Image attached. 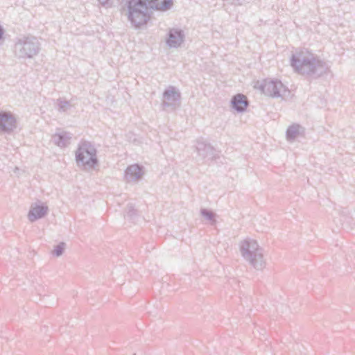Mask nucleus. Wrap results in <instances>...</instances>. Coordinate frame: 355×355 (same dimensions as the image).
<instances>
[{
  "label": "nucleus",
  "instance_id": "nucleus-9",
  "mask_svg": "<svg viewBox=\"0 0 355 355\" xmlns=\"http://www.w3.org/2000/svg\"><path fill=\"white\" fill-rule=\"evenodd\" d=\"M166 43L170 48H177L184 42V34L180 29H170Z\"/></svg>",
  "mask_w": 355,
  "mask_h": 355
},
{
  "label": "nucleus",
  "instance_id": "nucleus-10",
  "mask_svg": "<svg viewBox=\"0 0 355 355\" xmlns=\"http://www.w3.org/2000/svg\"><path fill=\"white\" fill-rule=\"evenodd\" d=\"M48 207L42 204H33L31 206L28 218L31 222H34L38 219L44 217L48 213Z\"/></svg>",
  "mask_w": 355,
  "mask_h": 355
},
{
  "label": "nucleus",
  "instance_id": "nucleus-19",
  "mask_svg": "<svg viewBox=\"0 0 355 355\" xmlns=\"http://www.w3.org/2000/svg\"><path fill=\"white\" fill-rule=\"evenodd\" d=\"M136 211H137L135 209V207H133V205H128L127 209H126V214L128 216H129L130 218H132L136 214Z\"/></svg>",
  "mask_w": 355,
  "mask_h": 355
},
{
  "label": "nucleus",
  "instance_id": "nucleus-16",
  "mask_svg": "<svg viewBox=\"0 0 355 355\" xmlns=\"http://www.w3.org/2000/svg\"><path fill=\"white\" fill-rule=\"evenodd\" d=\"M56 107L59 112H64L70 110L72 107V105L71 104L70 101L60 98L57 99Z\"/></svg>",
  "mask_w": 355,
  "mask_h": 355
},
{
  "label": "nucleus",
  "instance_id": "nucleus-8",
  "mask_svg": "<svg viewBox=\"0 0 355 355\" xmlns=\"http://www.w3.org/2000/svg\"><path fill=\"white\" fill-rule=\"evenodd\" d=\"M16 128V120L14 116L6 112H0V131L10 132Z\"/></svg>",
  "mask_w": 355,
  "mask_h": 355
},
{
  "label": "nucleus",
  "instance_id": "nucleus-15",
  "mask_svg": "<svg viewBox=\"0 0 355 355\" xmlns=\"http://www.w3.org/2000/svg\"><path fill=\"white\" fill-rule=\"evenodd\" d=\"M300 125L297 124L289 126L286 130V137L288 140H294L300 135Z\"/></svg>",
  "mask_w": 355,
  "mask_h": 355
},
{
  "label": "nucleus",
  "instance_id": "nucleus-3",
  "mask_svg": "<svg viewBox=\"0 0 355 355\" xmlns=\"http://www.w3.org/2000/svg\"><path fill=\"white\" fill-rule=\"evenodd\" d=\"M239 249L242 257L254 269L261 270L265 268L263 250L255 240L247 239L241 241Z\"/></svg>",
  "mask_w": 355,
  "mask_h": 355
},
{
  "label": "nucleus",
  "instance_id": "nucleus-1",
  "mask_svg": "<svg viewBox=\"0 0 355 355\" xmlns=\"http://www.w3.org/2000/svg\"><path fill=\"white\" fill-rule=\"evenodd\" d=\"M171 4V0H128V19L132 26L139 28L149 21L151 10H166Z\"/></svg>",
  "mask_w": 355,
  "mask_h": 355
},
{
  "label": "nucleus",
  "instance_id": "nucleus-22",
  "mask_svg": "<svg viewBox=\"0 0 355 355\" xmlns=\"http://www.w3.org/2000/svg\"><path fill=\"white\" fill-rule=\"evenodd\" d=\"M3 33H4L3 29L2 26H0V41L3 39Z\"/></svg>",
  "mask_w": 355,
  "mask_h": 355
},
{
  "label": "nucleus",
  "instance_id": "nucleus-2",
  "mask_svg": "<svg viewBox=\"0 0 355 355\" xmlns=\"http://www.w3.org/2000/svg\"><path fill=\"white\" fill-rule=\"evenodd\" d=\"M291 65L302 75L317 78L329 69L327 64L307 49L297 50L291 58Z\"/></svg>",
  "mask_w": 355,
  "mask_h": 355
},
{
  "label": "nucleus",
  "instance_id": "nucleus-17",
  "mask_svg": "<svg viewBox=\"0 0 355 355\" xmlns=\"http://www.w3.org/2000/svg\"><path fill=\"white\" fill-rule=\"evenodd\" d=\"M200 214L207 220L210 222L211 225H214L216 223V214L207 209L202 208L200 209Z\"/></svg>",
  "mask_w": 355,
  "mask_h": 355
},
{
  "label": "nucleus",
  "instance_id": "nucleus-14",
  "mask_svg": "<svg viewBox=\"0 0 355 355\" xmlns=\"http://www.w3.org/2000/svg\"><path fill=\"white\" fill-rule=\"evenodd\" d=\"M71 139V134L67 132H61L57 133L52 137V141L59 147H65L70 144Z\"/></svg>",
  "mask_w": 355,
  "mask_h": 355
},
{
  "label": "nucleus",
  "instance_id": "nucleus-13",
  "mask_svg": "<svg viewBox=\"0 0 355 355\" xmlns=\"http://www.w3.org/2000/svg\"><path fill=\"white\" fill-rule=\"evenodd\" d=\"M196 148L198 155L201 159H204L208 156L212 155L214 153V148L209 144H207L202 140L197 141Z\"/></svg>",
  "mask_w": 355,
  "mask_h": 355
},
{
  "label": "nucleus",
  "instance_id": "nucleus-20",
  "mask_svg": "<svg viewBox=\"0 0 355 355\" xmlns=\"http://www.w3.org/2000/svg\"><path fill=\"white\" fill-rule=\"evenodd\" d=\"M99 3L105 7H110L112 6L111 0H98Z\"/></svg>",
  "mask_w": 355,
  "mask_h": 355
},
{
  "label": "nucleus",
  "instance_id": "nucleus-18",
  "mask_svg": "<svg viewBox=\"0 0 355 355\" xmlns=\"http://www.w3.org/2000/svg\"><path fill=\"white\" fill-rule=\"evenodd\" d=\"M66 248V243L64 242H61L58 245L54 247L53 250L52 251V254L57 257H59L62 255L64 251Z\"/></svg>",
  "mask_w": 355,
  "mask_h": 355
},
{
  "label": "nucleus",
  "instance_id": "nucleus-6",
  "mask_svg": "<svg viewBox=\"0 0 355 355\" xmlns=\"http://www.w3.org/2000/svg\"><path fill=\"white\" fill-rule=\"evenodd\" d=\"M260 89L264 94L271 97L284 98L289 94L287 88L277 80H265Z\"/></svg>",
  "mask_w": 355,
  "mask_h": 355
},
{
  "label": "nucleus",
  "instance_id": "nucleus-23",
  "mask_svg": "<svg viewBox=\"0 0 355 355\" xmlns=\"http://www.w3.org/2000/svg\"><path fill=\"white\" fill-rule=\"evenodd\" d=\"M19 171H20V169L18 167H15V170H14V173L19 174Z\"/></svg>",
  "mask_w": 355,
  "mask_h": 355
},
{
  "label": "nucleus",
  "instance_id": "nucleus-12",
  "mask_svg": "<svg viewBox=\"0 0 355 355\" xmlns=\"http://www.w3.org/2000/svg\"><path fill=\"white\" fill-rule=\"evenodd\" d=\"M231 104L232 107L238 112H243L248 107V102L245 95L239 94L232 97Z\"/></svg>",
  "mask_w": 355,
  "mask_h": 355
},
{
  "label": "nucleus",
  "instance_id": "nucleus-5",
  "mask_svg": "<svg viewBox=\"0 0 355 355\" xmlns=\"http://www.w3.org/2000/svg\"><path fill=\"white\" fill-rule=\"evenodd\" d=\"M76 159L78 164H81L89 168H94L98 164L94 146L87 141H81L76 151Z\"/></svg>",
  "mask_w": 355,
  "mask_h": 355
},
{
  "label": "nucleus",
  "instance_id": "nucleus-11",
  "mask_svg": "<svg viewBox=\"0 0 355 355\" xmlns=\"http://www.w3.org/2000/svg\"><path fill=\"white\" fill-rule=\"evenodd\" d=\"M143 175V168L138 164L130 165L125 170V178L128 182L138 181Z\"/></svg>",
  "mask_w": 355,
  "mask_h": 355
},
{
  "label": "nucleus",
  "instance_id": "nucleus-7",
  "mask_svg": "<svg viewBox=\"0 0 355 355\" xmlns=\"http://www.w3.org/2000/svg\"><path fill=\"white\" fill-rule=\"evenodd\" d=\"M181 94L174 86H168L162 95V106L164 107H172L175 109L177 104L180 102Z\"/></svg>",
  "mask_w": 355,
  "mask_h": 355
},
{
  "label": "nucleus",
  "instance_id": "nucleus-4",
  "mask_svg": "<svg viewBox=\"0 0 355 355\" xmlns=\"http://www.w3.org/2000/svg\"><path fill=\"white\" fill-rule=\"evenodd\" d=\"M40 50V44L34 36H22L17 38L15 46V55L18 58H33Z\"/></svg>",
  "mask_w": 355,
  "mask_h": 355
},
{
  "label": "nucleus",
  "instance_id": "nucleus-21",
  "mask_svg": "<svg viewBox=\"0 0 355 355\" xmlns=\"http://www.w3.org/2000/svg\"><path fill=\"white\" fill-rule=\"evenodd\" d=\"M224 1H227L229 3L234 4V5H240L241 3L239 2V0H224Z\"/></svg>",
  "mask_w": 355,
  "mask_h": 355
}]
</instances>
